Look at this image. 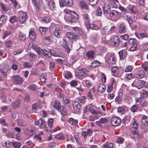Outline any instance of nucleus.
Returning <instances> with one entry per match:
<instances>
[{
	"mask_svg": "<svg viewBox=\"0 0 148 148\" xmlns=\"http://www.w3.org/2000/svg\"><path fill=\"white\" fill-rule=\"evenodd\" d=\"M13 82L18 85L21 84L23 81V79L19 75L14 76L12 77Z\"/></svg>",
	"mask_w": 148,
	"mask_h": 148,
	"instance_id": "7",
	"label": "nucleus"
},
{
	"mask_svg": "<svg viewBox=\"0 0 148 148\" xmlns=\"http://www.w3.org/2000/svg\"><path fill=\"white\" fill-rule=\"evenodd\" d=\"M20 100L19 99H18L13 104V106L14 108L16 109L18 108L20 106Z\"/></svg>",
	"mask_w": 148,
	"mask_h": 148,
	"instance_id": "42",
	"label": "nucleus"
},
{
	"mask_svg": "<svg viewBox=\"0 0 148 148\" xmlns=\"http://www.w3.org/2000/svg\"><path fill=\"white\" fill-rule=\"evenodd\" d=\"M79 4L82 8L86 10L88 9L87 5L85 0H82L80 1L79 2Z\"/></svg>",
	"mask_w": 148,
	"mask_h": 148,
	"instance_id": "21",
	"label": "nucleus"
},
{
	"mask_svg": "<svg viewBox=\"0 0 148 148\" xmlns=\"http://www.w3.org/2000/svg\"><path fill=\"white\" fill-rule=\"evenodd\" d=\"M55 138L59 140L64 139V137L63 135L61 134H58L55 135Z\"/></svg>",
	"mask_w": 148,
	"mask_h": 148,
	"instance_id": "44",
	"label": "nucleus"
},
{
	"mask_svg": "<svg viewBox=\"0 0 148 148\" xmlns=\"http://www.w3.org/2000/svg\"><path fill=\"white\" fill-rule=\"evenodd\" d=\"M141 122L144 126H148V117L144 115L141 119Z\"/></svg>",
	"mask_w": 148,
	"mask_h": 148,
	"instance_id": "23",
	"label": "nucleus"
},
{
	"mask_svg": "<svg viewBox=\"0 0 148 148\" xmlns=\"http://www.w3.org/2000/svg\"><path fill=\"white\" fill-rule=\"evenodd\" d=\"M145 84V81L143 80L134 81L131 85L132 86L135 87L139 89L144 86Z\"/></svg>",
	"mask_w": 148,
	"mask_h": 148,
	"instance_id": "3",
	"label": "nucleus"
},
{
	"mask_svg": "<svg viewBox=\"0 0 148 148\" xmlns=\"http://www.w3.org/2000/svg\"><path fill=\"white\" fill-rule=\"evenodd\" d=\"M72 105L74 110L76 111H78L81 107V105L78 101L73 102Z\"/></svg>",
	"mask_w": 148,
	"mask_h": 148,
	"instance_id": "14",
	"label": "nucleus"
},
{
	"mask_svg": "<svg viewBox=\"0 0 148 148\" xmlns=\"http://www.w3.org/2000/svg\"><path fill=\"white\" fill-rule=\"evenodd\" d=\"M115 102L118 104H120L122 102V98L119 96H117L115 99Z\"/></svg>",
	"mask_w": 148,
	"mask_h": 148,
	"instance_id": "43",
	"label": "nucleus"
},
{
	"mask_svg": "<svg viewBox=\"0 0 148 148\" xmlns=\"http://www.w3.org/2000/svg\"><path fill=\"white\" fill-rule=\"evenodd\" d=\"M19 19L21 23H25L27 19V14L24 12H21L20 16Z\"/></svg>",
	"mask_w": 148,
	"mask_h": 148,
	"instance_id": "9",
	"label": "nucleus"
},
{
	"mask_svg": "<svg viewBox=\"0 0 148 148\" xmlns=\"http://www.w3.org/2000/svg\"><path fill=\"white\" fill-rule=\"evenodd\" d=\"M0 5L1 9L3 11H7L8 10V8L3 3H0Z\"/></svg>",
	"mask_w": 148,
	"mask_h": 148,
	"instance_id": "50",
	"label": "nucleus"
},
{
	"mask_svg": "<svg viewBox=\"0 0 148 148\" xmlns=\"http://www.w3.org/2000/svg\"><path fill=\"white\" fill-rule=\"evenodd\" d=\"M109 3L113 8H117L119 2L117 0H111L110 1Z\"/></svg>",
	"mask_w": 148,
	"mask_h": 148,
	"instance_id": "30",
	"label": "nucleus"
},
{
	"mask_svg": "<svg viewBox=\"0 0 148 148\" xmlns=\"http://www.w3.org/2000/svg\"><path fill=\"white\" fill-rule=\"evenodd\" d=\"M109 15L111 18H115L119 17V13L116 11L112 10Z\"/></svg>",
	"mask_w": 148,
	"mask_h": 148,
	"instance_id": "15",
	"label": "nucleus"
},
{
	"mask_svg": "<svg viewBox=\"0 0 148 148\" xmlns=\"http://www.w3.org/2000/svg\"><path fill=\"white\" fill-rule=\"evenodd\" d=\"M12 144L14 147L16 148H19L21 146V143L19 142H13Z\"/></svg>",
	"mask_w": 148,
	"mask_h": 148,
	"instance_id": "53",
	"label": "nucleus"
},
{
	"mask_svg": "<svg viewBox=\"0 0 148 148\" xmlns=\"http://www.w3.org/2000/svg\"><path fill=\"white\" fill-rule=\"evenodd\" d=\"M34 124L38 125L40 128H44L46 131H48V128L47 127V123L45 121L42 119L35 120L34 122Z\"/></svg>",
	"mask_w": 148,
	"mask_h": 148,
	"instance_id": "1",
	"label": "nucleus"
},
{
	"mask_svg": "<svg viewBox=\"0 0 148 148\" xmlns=\"http://www.w3.org/2000/svg\"><path fill=\"white\" fill-rule=\"evenodd\" d=\"M127 45V42H124L120 40L118 45L122 48H124L126 47Z\"/></svg>",
	"mask_w": 148,
	"mask_h": 148,
	"instance_id": "47",
	"label": "nucleus"
},
{
	"mask_svg": "<svg viewBox=\"0 0 148 148\" xmlns=\"http://www.w3.org/2000/svg\"><path fill=\"white\" fill-rule=\"evenodd\" d=\"M131 123L133 126V127L135 130H137L138 128V123L136 122V120L134 118L133 119L131 122Z\"/></svg>",
	"mask_w": 148,
	"mask_h": 148,
	"instance_id": "31",
	"label": "nucleus"
},
{
	"mask_svg": "<svg viewBox=\"0 0 148 148\" xmlns=\"http://www.w3.org/2000/svg\"><path fill=\"white\" fill-rule=\"evenodd\" d=\"M62 30L60 28H56L54 34L57 38H60L61 36Z\"/></svg>",
	"mask_w": 148,
	"mask_h": 148,
	"instance_id": "19",
	"label": "nucleus"
},
{
	"mask_svg": "<svg viewBox=\"0 0 148 148\" xmlns=\"http://www.w3.org/2000/svg\"><path fill=\"white\" fill-rule=\"evenodd\" d=\"M29 36L31 39L34 40L36 37V34L34 31L31 30L29 32Z\"/></svg>",
	"mask_w": 148,
	"mask_h": 148,
	"instance_id": "40",
	"label": "nucleus"
},
{
	"mask_svg": "<svg viewBox=\"0 0 148 148\" xmlns=\"http://www.w3.org/2000/svg\"><path fill=\"white\" fill-rule=\"evenodd\" d=\"M78 73L79 79H82L87 77L89 71L85 69H82L79 70Z\"/></svg>",
	"mask_w": 148,
	"mask_h": 148,
	"instance_id": "2",
	"label": "nucleus"
},
{
	"mask_svg": "<svg viewBox=\"0 0 148 148\" xmlns=\"http://www.w3.org/2000/svg\"><path fill=\"white\" fill-rule=\"evenodd\" d=\"M105 88V85L103 84H101L98 86L97 90L99 93H101L104 90Z\"/></svg>",
	"mask_w": 148,
	"mask_h": 148,
	"instance_id": "28",
	"label": "nucleus"
},
{
	"mask_svg": "<svg viewBox=\"0 0 148 148\" xmlns=\"http://www.w3.org/2000/svg\"><path fill=\"white\" fill-rule=\"evenodd\" d=\"M26 38L25 35L24 34H21L19 35L18 39L20 41H24Z\"/></svg>",
	"mask_w": 148,
	"mask_h": 148,
	"instance_id": "52",
	"label": "nucleus"
},
{
	"mask_svg": "<svg viewBox=\"0 0 148 148\" xmlns=\"http://www.w3.org/2000/svg\"><path fill=\"white\" fill-rule=\"evenodd\" d=\"M102 12L101 9L100 8H98L96 12V14L97 16H100L102 15Z\"/></svg>",
	"mask_w": 148,
	"mask_h": 148,
	"instance_id": "55",
	"label": "nucleus"
},
{
	"mask_svg": "<svg viewBox=\"0 0 148 148\" xmlns=\"http://www.w3.org/2000/svg\"><path fill=\"white\" fill-rule=\"evenodd\" d=\"M58 110L60 112L62 115L64 116L66 114L67 110L63 106H62Z\"/></svg>",
	"mask_w": 148,
	"mask_h": 148,
	"instance_id": "24",
	"label": "nucleus"
},
{
	"mask_svg": "<svg viewBox=\"0 0 148 148\" xmlns=\"http://www.w3.org/2000/svg\"><path fill=\"white\" fill-rule=\"evenodd\" d=\"M140 93L144 97H147L148 95V92L143 90H141Z\"/></svg>",
	"mask_w": 148,
	"mask_h": 148,
	"instance_id": "61",
	"label": "nucleus"
},
{
	"mask_svg": "<svg viewBox=\"0 0 148 148\" xmlns=\"http://www.w3.org/2000/svg\"><path fill=\"white\" fill-rule=\"evenodd\" d=\"M6 19V16H2L0 18V23L2 24L5 22Z\"/></svg>",
	"mask_w": 148,
	"mask_h": 148,
	"instance_id": "63",
	"label": "nucleus"
},
{
	"mask_svg": "<svg viewBox=\"0 0 148 148\" xmlns=\"http://www.w3.org/2000/svg\"><path fill=\"white\" fill-rule=\"evenodd\" d=\"M0 100L2 102H5L6 100V96L5 93L1 92L0 93Z\"/></svg>",
	"mask_w": 148,
	"mask_h": 148,
	"instance_id": "38",
	"label": "nucleus"
},
{
	"mask_svg": "<svg viewBox=\"0 0 148 148\" xmlns=\"http://www.w3.org/2000/svg\"><path fill=\"white\" fill-rule=\"evenodd\" d=\"M66 36L68 39L70 40H72L76 41L79 38L78 36L71 32L67 33Z\"/></svg>",
	"mask_w": 148,
	"mask_h": 148,
	"instance_id": "8",
	"label": "nucleus"
},
{
	"mask_svg": "<svg viewBox=\"0 0 148 148\" xmlns=\"http://www.w3.org/2000/svg\"><path fill=\"white\" fill-rule=\"evenodd\" d=\"M11 32L9 31H5L3 35V39H5L8 36L11 34Z\"/></svg>",
	"mask_w": 148,
	"mask_h": 148,
	"instance_id": "54",
	"label": "nucleus"
},
{
	"mask_svg": "<svg viewBox=\"0 0 148 148\" xmlns=\"http://www.w3.org/2000/svg\"><path fill=\"white\" fill-rule=\"evenodd\" d=\"M119 41V38L115 35L112 36L110 39V42L113 46H115L116 45H118Z\"/></svg>",
	"mask_w": 148,
	"mask_h": 148,
	"instance_id": "5",
	"label": "nucleus"
},
{
	"mask_svg": "<svg viewBox=\"0 0 148 148\" xmlns=\"http://www.w3.org/2000/svg\"><path fill=\"white\" fill-rule=\"evenodd\" d=\"M118 53L120 59H123L126 57L127 54V51L126 50L124 49L120 51Z\"/></svg>",
	"mask_w": 148,
	"mask_h": 148,
	"instance_id": "17",
	"label": "nucleus"
},
{
	"mask_svg": "<svg viewBox=\"0 0 148 148\" xmlns=\"http://www.w3.org/2000/svg\"><path fill=\"white\" fill-rule=\"evenodd\" d=\"M86 54L88 58L89 59H93L95 58V54L93 51H89L86 53Z\"/></svg>",
	"mask_w": 148,
	"mask_h": 148,
	"instance_id": "22",
	"label": "nucleus"
},
{
	"mask_svg": "<svg viewBox=\"0 0 148 148\" xmlns=\"http://www.w3.org/2000/svg\"><path fill=\"white\" fill-rule=\"evenodd\" d=\"M69 122L72 125L76 126L77 125L78 121L71 118L69 119Z\"/></svg>",
	"mask_w": 148,
	"mask_h": 148,
	"instance_id": "32",
	"label": "nucleus"
},
{
	"mask_svg": "<svg viewBox=\"0 0 148 148\" xmlns=\"http://www.w3.org/2000/svg\"><path fill=\"white\" fill-rule=\"evenodd\" d=\"M89 4L91 5H96L98 1V0H88Z\"/></svg>",
	"mask_w": 148,
	"mask_h": 148,
	"instance_id": "58",
	"label": "nucleus"
},
{
	"mask_svg": "<svg viewBox=\"0 0 148 148\" xmlns=\"http://www.w3.org/2000/svg\"><path fill=\"white\" fill-rule=\"evenodd\" d=\"M100 63L97 60H96L91 63V67L92 68L95 67L96 66L99 65Z\"/></svg>",
	"mask_w": 148,
	"mask_h": 148,
	"instance_id": "41",
	"label": "nucleus"
},
{
	"mask_svg": "<svg viewBox=\"0 0 148 148\" xmlns=\"http://www.w3.org/2000/svg\"><path fill=\"white\" fill-rule=\"evenodd\" d=\"M124 13V17L125 19L127 20L129 23V24H130L132 23V21L131 18L130 16L129 15V14L126 12Z\"/></svg>",
	"mask_w": 148,
	"mask_h": 148,
	"instance_id": "29",
	"label": "nucleus"
},
{
	"mask_svg": "<svg viewBox=\"0 0 148 148\" xmlns=\"http://www.w3.org/2000/svg\"><path fill=\"white\" fill-rule=\"evenodd\" d=\"M117 110L118 112L120 113H122L125 111V109L123 107L120 106L118 107Z\"/></svg>",
	"mask_w": 148,
	"mask_h": 148,
	"instance_id": "57",
	"label": "nucleus"
},
{
	"mask_svg": "<svg viewBox=\"0 0 148 148\" xmlns=\"http://www.w3.org/2000/svg\"><path fill=\"white\" fill-rule=\"evenodd\" d=\"M73 14H74V15H71L70 17V18L69 19V22H75L76 20L78 19L77 16L76 17L75 15L77 16V13L74 12H72Z\"/></svg>",
	"mask_w": 148,
	"mask_h": 148,
	"instance_id": "25",
	"label": "nucleus"
},
{
	"mask_svg": "<svg viewBox=\"0 0 148 148\" xmlns=\"http://www.w3.org/2000/svg\"><path fill=\"white\" fill-rule=\"evenodd\" d=\"M18 20L17 17L15 16H13L11 17L9 19V21L11 23H13Z\"/></svg>",
	"mask_w": 148,
	"mask_h": 148,
	"instance_id": "48",
	"label": "nucleus"
},
{
	"mask_svg": "<svg viewBox=\"0 0 148 148\" xmlns=\"http://www.w3.org/2000/svg\"><path fill=\"white\" fill-rule=\"evenodd\" d=\"M90 26L92 30H97L99 29V28L98 26L93 23H91Z\"/></svg>",
	"mask_w": 148,
	"mask_h": 148,
	"instance_id": "56",
	"label": "nucleus"
},
{
	"mask_svg": "<svg viewBox=\"0 0 148 148\" xmlns=\"http://www.w3.org/2000/svg\"><path fill=\"white\" fill-rule=\"evenodd\" d=\"M128 42L131 45L130 48V51H134L137 50V44L135 40L133 38L130 39H129Z\"/></svg>",
	"mask_w": 148,
	"mask_h": 148,
	"instance_id": "4",
	"label": "nucleus"
},
{
	"mask_svg": "<svg viewBox=\"0 0 148 148\" xmlns=\"http://www.w3.org/2000/svg\"><path fill=\"white\" fill-rule=\"evenodd\" d=\"M103 146L104 148H113V144L112 143H106Z\"/></svg>",
	"mask_w": 148,
	"mask_h": 148,
	"instance_id": "45",
	"label": "nucleus"
},
{
	"mask_svg": "<svg viewBox=\"0 0 148 148\" xmlns=\"http://www.w3.org/2000/svg\"><path fill=\"white\" fill-rule=\"evenodd\" d=\"M10 68L8 65H4L2 70H1V72L4 75L7 74V73H9L10 71Z\"/></svg>",
	"mask_w": 148,
	"mask_h": 148,
	"instance_id": "16",
	"label": "nucleus"
},
{
	"mask_svg": "<svg viewBox=\"0 0 148 148\" xmlns=\"http://www.w3.org/2000/svg\"><path fill=\"white\" fill-rule=\"evenodd\" d=\"M61 106H62L61 105L60 101H58L56 100L54 102L53 105V107L54 109L58 110Z\"/></svg>",
	"mask_w": 148,
	"mask_h": 148,
	"instance_id": "34",
	"label": "nucleus"
},
{
	"mask_svg": "<svg viewBox=\"0 0 148 148\" xmlns=\"http://www.w3.org/2000/svg\"><path fill=\"white\" fill-rule=\"evenodd\" d=\"M142 18L145 20L148 21V13H145L143 15Z\"/></svg>",
	"mask_w": 148,
	"mask_h": 148,
	"instance_id": "64",
	"label": "nucleus"
},
{
	"mask_svg": "<svg viewBox=\"0 0 148 148\" xmlns=\"http://www.w3.org/2000/svg\"><path fill=\"white\" fill-rule=\"evenodd\" d=\"M111 122L112 125L117 126L120 125L121 120L120 119L117 117H113L111 119Z\"/></svg>",
	"mask_w": 148,
	"mask_h": 148,
	"instance_id": "6",
	"label": "nucleus"
},
{
	"mask_svg": "<svg viewBox=\"0 0 148 148\" xmlns=\"http://www.w3.org/2000/svg\"><path fill=\"white\" fill-rule=\"evenodd\" d=\"M142 66L145 71L148 70V62H146L143 63Z\"/></svg>",
	"mask_w": 148,
	"mask_h": 148,
	"instance_id": "60",
	"label": "nucleus"
},
{
	"mask_svg": "<svg viewBox=\"0 0 148 148\" xmlns=\"http://www.w3.org/2000/svg\"><path fill=\"white\" fill-rule=\"evenodd\" d=\"M32 48L35 50L38 54L40 55L41 52V49L38 46L35 45H32Z\"/></svg>",
	"mask_w": 148,
	"mask_h": 148,
	"instance_id": "35",
	"label": "nucleus"
},
{
	"mask_svg": "<svg viewBox=\"0 0 148 148\" xmlns=\"http://www.w3.org/2000/svg\"><path fill=\"white\" fill-rule=\"evenodd\" d=\"M39 30L42 36H44L47 30V28L46 27H41L39 28Z\"/></svg>",
	"mask_w": 148,
	"mask_h": 148,
	"instance_id": "36",
	"label": "nucleus"
},
{
	"mask_svg": "<svg viewBox=\"0 0 148 148\" xmlns=\"http://www.w3.org/2000/svg\"><path fill=\"white\" fill-rule=\"evenodd\" d=\"M64 2L66 5L68 6L71 7L72 6L73 4V0H64Z\"/></svg>",
	"mask_w": 148,
	"mask_h": 148,
	"instance_id": "39",
	"label": "nucleus"
},
{
	"mask_svg": "<svg viewBox=\"0 0 148 148\" xmlns=\"http://www.w3.org/2000/svg\"><path fill=\"white\" fill-rule=\"evenodd\" d=\"M129 10L131 12L135 13L137 11L136 7L134 5H130L128 7Z\"/></svg>",
	"mask_w": 148,
	"mask_h": 148,
	"instance_id": "37",
	"label": "nucleus"
},
{
	"mask_svg": "<svg viewBox=\"0 0 148 148\" xmlns=\"http://www.w3.org/2000/svg\"><path fill=\"white\" fill-rule=\"evenodd\" d=\"M132 70V66L129 65L126 66L125 69V71L126 72H131Z\"/></svg>",
	"mask_w": 148,
	"mask_h": 148,
	"instance_id": "51",
	"label": "nucleus"
},
{
	"mask_svg": "<svg viewBox=\"0 0 148 148\" xmlns=\"http://www.w3.org/2000/svg\"><path fill=\"white\" fill-rule=\"evenodd\" d=\"M135 35L138 39H142L143 38L147 37V35L145 33H136Z\"/></svg>",
	"mask_w": 148,
	"mask_h": 148,
	"instance_id": "27",
	"label": "nucleus"
},
{
	"mask_svg": "<svg viewBox=\"0 0 148 148\" xmlns=\"http://www.w3.org/2000/svg\"><path fill=\"white\" fill-rule=\"evenodd\" d=\"M145 73L142 70H140L135 74V77L138 79L143 78L144 76Z\"/></svg>",
	"mask_w": 148,
	"mask_h": 148,
	"instance_id": "18",
	"label": "nucleus"
},
{
	"mask_svg": "<svg viewBox=\"0 0 148 148\" xmlns=\"http://www.w3.org/2000/svg\"><path fill=\"white\" fill-rule=\"evenodd\" d=\"M48 4V7L51 10H54L55 7V5L53 0H46Z\"/></svg>",
	"mask_w": 148,
	"mask_h": 148,
	"instance_id": "12",
	"label": "nucleus"
},
{
	"mask_svg": "<svg viewBox=\"0 0 148 148\" xmlns=\"http://www.w3.org/2000/svg\"><path fill=\"white\" fill-rule=\"evenodd\" d=\"M138 108V107L137 106L134 105L131 107L130 110L132 112H135L137 110Z\"/></svg>",
	"mask_w": 148,
	"mask_h": 148,
	"instance_id": "62",
	"label": "nucleus"
},
{
	"mask_svg": "<svg viewBox=\"0 0 148 148\" xmlns=\"http://www.w3.org/2000/svg\"><path fill=\"white\" fill-rule=\"evenodd\" d=\"M62 45L64 48L66 49L67 53H69L70 52V49L68 47L67 44L66 43V41L65 40H63Z\"/></svg>",
	"mask_w": 148,
	"mask_h": 148,
	"instance_id": "33",
	"label": "nucleus"
},
{
	"mask_svg": "<svg viewBox=\"0 0 148 148\" xmlns=\"http://www.w3.org/2000/svg\"><path fill=\"white\" fill-rule=\"evenodd\" d=\"M28 55L29 58V60L31 62L35 61L37 58L36 56L33 53L30 52L28 54Z\"/></svg>",
	"mask_w": 148,
	"mask_h": 148,
	"instance_id": "26",
	"label": "nucleus"
},
{
	"mask_svg": "<svg viewBox=\"0 0 148 148\" xmlns=\"http://www.w3.org/2000/svg\"><path fill=\"white\" fill-rule=\"evenodd\" d=\"M119 32L121 33H123L126 32L127 29L124 23H122L119 25Z\"/></svg>",
	"mask_w": 148,
	"mask_h": 148,
	"instance_id": "10",
	"label": "nucleus"
},
{
	"mask_svg": "<svg viewBox=\"0 0 148 148\" xmlns=\"http://www.w3.org/2000/svg\"><path fill=\"white\" fill-rule=\"evenodd\" d=\"M82 16L84 19L85 22H89L90 19L89 16L88 14H83Z\"/></svg>",
	"mask_w": 148,
	"mask_h": 148,
	"instance_id": "46",
	"label": "nucleus"
},
{
	"mask_svg": "<svg viewBox=\"0 0 148 148\" xmlns=\"http://www.w3.org/2000/svg\"><path fill=\"white\" fill-rule=\"evenodd\" d=\"M103 9L105 14H109L110 11V7L108 4L105 3L103 6Z\"/></svg>",
	"mask_w": 148,
	"mask_h": 148,
	"instance_id": "11",
	"label": "nucleus"
},
{
	"mask_svg": "<svg viewBox=\"0 0 148 148\" xmlns=\"http://www.w3.org/2000/svg\"><path fill=\"white\" fill-rule=\"evenodd\" d=\"M124 141V139L123 138L121 137H118L117 138L116 142L118 143L122 144Z\"/></svg>",
	"mask_w": 148,
	"mask_h": 148,
	"instance_id": "59",
	"label": "nucleus"
},
{
	"mask_svg": "<svg viewBox=\"0 0 148 148\" xmlns=\"http://www.w3.org/2000/svg\"><path fill=\"white\" fill-rule=\"evenodd\" d=\"M112 73L113 75L115 77H117L119 72L118 68L116 66L113 67L111 69Z\"/></svg>",
	"mask_w": 148,
	"mask_h": 148,
	"instance_id": "20",
	"label": "nucleus"
},
{
	"mask_svg": "<svg viewBox=\"0 0 148 148\" xmlns=\"http://www.w3.org/2000/svg\"><path fill=\"white\" fill-rule=\"evenodd\" d=\"M100 120L101 123L104 124H106L109 121L108 119L105 117L101 118Z\"/></svg>",
	"mask_w": 148,
	"mask_h": 148,
	"instance_id": "49",
	"label": "nucleus"
},
{
	"mask_svg": "<svg viewBox=\"0 0 148 148\" xmlns=\"http://www.w3.org/2000/svg\"><path fill=\"white\" fill-rule=\"evenodd\" d=\"M116 59L113 55L109 57L107 60L108 62L110 65L114 64L116 63Z\"/></svg>",
	"mask_w": 148,
	"mask_h": 148,
	"instance_id": "13",
	"label": "nucleus"
}]
</instances>
